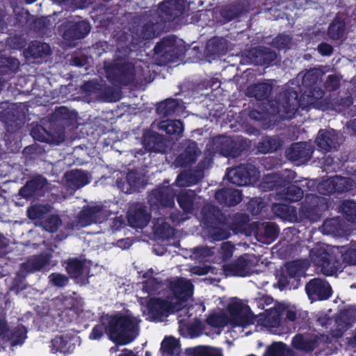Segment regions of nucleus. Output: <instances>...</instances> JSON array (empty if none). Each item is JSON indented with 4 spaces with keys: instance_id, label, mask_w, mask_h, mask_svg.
<instances>
[{
    "instance_id": "1",
    "label": "nucleus",
    "mask_w": 356,
    "mask_h": 356,
    "mask_svg": "<svg viewBox=\"0 0 356 356\" xmlns=\"http://www.w3.org/2000/svg\"><path fill=\"white\" fill-rule=\"evenodd\" d=\"M185 3V0H164L161 2L149 19L133 28L132 41L124 47L120 44L118 47V51L121 53V49H123L124 56H129L143 41L159 36L166 22L174 21L184 13Z\"/></svg>"
},
{
    "instance_id": "2",
    "label": "nucleus",
    "mask_w": 356,
    "mask_h": 356,
    "mask_svg": "<svg viewBox=\"0 0 356 356\" xmlns=\"http://www.w3.org/2000/svg\"><path fill=\"white\" fill-rule=\"evenodd\" d=\"M140 321L131 314H106L102 315L92 328L88 338L100 341L106 335L116 346H126L140 334Z\"/></svg>"
},
{
    "instance_id": "3",
    "label": "nucleus",
    "mask_w": 356,
    "mask_h": 356,
    "mask_svg": "<svg viewBox=\"0 0 356 356\" xmlns=\"http://www.w3.org/2000/svg\"><path fill=\"white\" fill-rule=\"evenodd\" d=\"M300 107L304 108L297 91L289 88L280 92L275 99L269 100L266 106L261 111L250 110L248 116L256 121L265 120L268 115H278L282 120H291Z\"/></svg>"
},
{
    "instance_id": "4",
    "label": "nucleus",
    "mask_w": 356,
    "mask_h": 356,
    "mask_svg": "<svg viewBox=\"0 0 356 356\" xmlns=\"http://www.w3.org/2000/svg\"><path fill=\"white\" fill-rule=\"evenodd\" d=\"M213 149L225 157L237 158L250 148V140L241 136L219 135L213 137Z\"/></svg>"
},
{
    "instance_id": "5",
    "label": "nucleus",
    "mask_w": 356,
    "mask_h": 356,
    "mask_svg": "<svg viewBox=\"0 0 356 356\" xmlns=\"http://www.w3.org/2000/svg\"><path fill=\"white\" fill-rule=\"evenodd\" d=\"M184 56V48L177 44L174 35L163 37L154 48V57L159 66L181 60Z\"/></svg>"
},
{
    "instance_id": "6",
    "label": "nucleus",
    "mask_w": 356,
    "mask_h": 356,
    "mask_svg": "<svg viewBox=\"0 0 356 356\" xmlns=\"http://www.w3.org/2000/svg\"><path fill=\"white\" fill-rule=\"evenodd\" d=\"M104 70L107 79L114 86H128L135 81L136 68L131 62L120 60L105 63Z\"/></svg>"
},
{
    "instance_id": "7",
    "label": "nucleus",
    "mask_w": 356,
    "mask_h": 356,
    "mask_svg": "<svg viewBox=\"0 0 356 356\" xmlns=\"http://www.w3.org/2000/svg\"><path fill=\"white\" fill-rule=\"evenodd\" d=\"M329 204L326 198L316 195H306L304 202L299 209L300 216L312 222L321 220L324 213L328 210Z\"/></svg>"
},
{
    "instance_id": "8",
    "label": "nucleus",
    "mask_w": 356,
    "mask_h": 356,
    "mask_svg": "<svg viewBox=\"0 0 356 356\" xmlns=\"http://www.w3.org/2000/svg\"><path fill=\"white\" fill-rule=\"evenodd\" d=\"M318 192L323 195L334 193H356V181L350 177L335 176L320 183L317 186Z\"/></svg>"
},
{
    "instance_id": "9",
    "label": "nucleus",
    "mask_w": 356,
    "mask_h": 356,
    "mask_svg": "<svg viewBox=\"0 0 356 356\" xmlns=\"http://www.w3.org/2000/svg\"><path fill=\"white\" fill-rule=\"evenodd\" d=\"M305 274L301 264L298 261H293L285 265V269L277 276V286L282 291L284 289H296L300 284V278Z\"/></svg>"
},
{
    "instance_id": "10",
    "label": "nucleus",
    "mask_w": 356,
    "mask_h": 356,
    "mask_svg": "<svg viewBox=\"0 0 356 356\" xmlns=\"http://www.w3.org/2000/svg\"><path fill=\"white\" fill-rule=\"evenodd\" d=\"M310 258L313 264L321 268L322 272L326 275H332L342 268V264L337 257L330 254L323 248L311 250Z\"/></svg>"
},
{
    "instance_id": "11",
    "label": "nucleus",
    "mask_w": 356,
    "mask_h": 356,
    "mask_svg": "<svg viewBox=\"0 0 356 356\" xmlns=\"http://www.w3.org/2000/svg\"><path fill=\"white\" fill-rule=\"evenodd\" d=\"M227 309L230 323L234 327H245L254 323V314L250 307L238 299L229 303Z\"/></svg>"
},
{
    "instance_id": "12",
    "label": "nucleus",
    "mask_w": 356,
    "mask_h": 356,
    "mask_svg": "<svg viewBox=\"0 0 356 356\" xmlns=\"http://www.w3.org/2000/svg\"><path fill=\"white\" fill-rule=\"evenodd\" d=\"M183 307L177 302L163 300L160 298H152L147 302L148 314L154 320H159L170 314L180 311Z\"/></svg>"
},
{
    "instance_id": "13",
    "label": "nucleus",
    "mask_w": 356,
    "mask_h": 356,
    "mask_svg": "<svg viewBox=\"0 0 356 356\" xmlns=\"http://www.w3.org/2000/svg\"><path fill=\"white\" fill-rule=\"evenodd\" d=\"M305 292L312 302L327 300L332 294V287L328 282L319 277H314L306 284Z\"/></svg>"
},
{
    "instance_id": "14",
    "label": "nucleus",
    "mask_w": 356,
    "mask_h": 356,
    "mask_svg": "<svg viewBox=\"0 0 356 356\" xmlns=\"http://www.w3.org/2000/svg\"><path fill=\"white\" fill-rule=\"evenodd\" d=\"M314 148L308 142L293 143L286 151L287 159L296 162L298 165L307 163L312 157Z\"/></svg>"
},
{
    "instance_id": "15",
    "label": "nucleus",
    "mask_w": 356,
    "mask_h": 356,
    "mask_svg": "<svg viewBox=\"0 0 356 356\" xmlns=\"http://www.w3.org/2000/svg\"><path fill=\"white\" fill-rule=\"evenodd\" d=\"M175 193L168 185H159L148 195V202L152 205L172 208L175 206Z\"/></svg>"
},
{
    "instance_id": "16",
    "label": "nucleus",
    "mask_w": 356,
    "mask_h": 356,
    "mask_svg": "<svg viewBox=\"0 0 356 356\" xmlns=\"http://www.w3.org/2000/svg\"><path fill=\"white\" fill-rule=\"evenodd\" d=\"M202 222L205 227L215 225H226L227 218L218 207L211 203L205 204L201 209Z\"/></svg>"
},
{
    "instance_id": "17",
    "label": "nucleus",
    "mask_w": 356,
    "mask_h": 356,
    "mask_svg": "<svg viewBox=\"0 0 356 356\" xmlns=\"http://www.w3.org/2000/svg\"><path fill=\"white\" fill-rule=\"evenodd\" d=\"M77 219L79 225L84 227L92 223L102 222L106 216L102 206H86L79 211Z\"/></svg>"
},
{
    "instance_id": "18",
    "label": "nucleus",
    "mask_w": 356,
    "mask_h": 356,
    "mask_svg": "<svg viewBox=\"0 0 356 356\" xmlns=\"http://www.w3.org/2000/svg\"><path fill=\"white\" fill-rule=\"evenodd\" d=\"M151 217V213L147 212L146 207L138 204L129 210L127 222L132 228L143 229L149 222Z\"/></svg>"
},
{
    "instance_id": "19",
    "label": "nucleus",
    "mask_w": 356,
    "mask_h": 356,
    "mask_svg": "<svg viewBox=\"0 0 356 356\" xmlns=\"http://www.w3.org/2000/svg\"><path fill=\"white\" fill-rule=\"evenodd\" d=\"M90 24L86 21L68 22L63 37L70 41L82 39L90 33Z\"/></svg>"
},
{
    "instance_id": "20",
    "label": "nucleus",
    "mask_w": 356,
    "mask_h": 356,
    "mask_svg": "<svg viewBox=\"0 0 356 356\" xmlns=\"http://www.w3.org/2000/svg\"><path fill=\"white\" fill-rule=\"evenodd\" d=\"M222 268L225 275L229 276L246 277L251 274L250 260L243 255L229 264H224Z\"/></svg>"
},
{
    "instance_id": "21",
    "label": "nucleus",
    "mask_w": 356,
    "mask_h": 356,
    "mask_svg": "<svg viewBox=\"0 0 356 356\" xmlns=\"http://www.w3.org/2000/svg\"><path fill=\"white\" fill-rule=\"evenodd\" d=\"M75 341L76 337L73 334L56 336L51 341V350L54 353L71 354L75 348Z\"/></svg>"
},
{
    "instance_id": "22",
    "label": "nucleus",
    "mask_w": 356,
    "mask_h": 356,
    "mask_svg": "<svg viewBox=\"0 0 356 356\" xmlns=\"http://www.w3.org/2000/svg\"><path fill=\"white\" fill-rule=\"evenodd\" d=\"M142 144L145 149L148 152H163L165 149L163 136L151 130L144 132Z\"/></svg>"
},
{
    "instance_id": "23",
    "label": "nucleus",
    "mask_w": 356,
    "mask_h": 356,
    "mask_svg": "<svg viewBox=\"0 0 356 356\" xmlns=\"http://www.w3.org/2000/svg\"><path fill=\"white\" fill-rule=\"evenodd\" d=\"M170 289L173 293L177 302H185L192 296L193 293V285L190 280L179 279L170 284Z\"/></svg>"
},
{
    "instance_id": "24",
    "label": "nucleus",
    "mask_w": 356,
    "mask_h": 356,
    "mask_svg": "<svg viewBox=\"0 0 356 356\" xmlns=\"http://www.w3.org/2000/svg\"><path fill=\"white\" fill-rule=\"evenodd\" d=\"M315 143L318 149L323 153L335 149L339 145L337 136L330 131L322 129L318 132Z\"/></svg>"
},
{
    "instance_id": "25",
    "label": "nucleus",
    "mask_w": 356,
    "mask_h": 356,
    "mask_svg": "<svg viewBox=\"0 0 356 356\" xmlns=\"http://www.w3.org/2000/svg\"><path fill=\"white\" fill-rule=\"evenodd\" d=\"M214 197L223 207H233L242 201V193L237 189L223 188L216 191Z\"/></svg>"
},
{
    "instance_id": "26",
    "label": "nucleus",
    "mask_w": 356,
    "mask_h": 356,
    "mask_svg": "<svg viewBox=\"0 0 356 356\" xmlns=\"http://www.w3.org/2000/svg\"><path fill=\"white\" fill-rule=\"evenodd\" d=\"M197 145L194 141H189L184 151L175 159V165L178 167L186 168L197 161Z\"/></svg>"
},
{
    "instance_id": "27",
    "label": "nucleus",
    "mask_w": 356,
    "mask_h": 356,
    "mask_svg": "<svg viewBox=\"0 0 356 356\" xmlns=\"http://www.w3.org/2000/svg\"><path fill=\"white\" fill-rule=\"evenodd\" d=\"M51 53L49 44L37 40L31 42L29 47L24 51V55L27 59L44 58Z\"/></svg>"
},
{
    "instance_id": "28",
    "label": "nucleus",
    "mask_w": 356,
    "mask_h": 356,
    "mask_svg": "<svg viewBox=\"0 0 356 356\" xmlns=\"http://www.w3.org/2000/svg\"><path fill=\"white\" fill-rule=\"evenodd\" d=\"M273 86L268 82H258L248 87L246 95L254 97L257 101L268 100Z\"/></svg>"
},
{
    "instance_id": "29",
    "label": "nucleus",
    "mask_w": 356,
    "mask_h": 356,
    "mask_svg": "<svg viewBox=\"0 0 356 356\" xmlns=\"http://www.w3.org/2000/svg\"><path fill=\"white\" fill-rule=\"evenodd\" d=\"M47 184V179L42 176L34 177L27 181L19 191V195L25 198L29 199L35 195L38 191L42 190Z\"/></svg>"
},
{
    "instance_id": "30",
    "label": "nucleus",
    "mask_w": 356,
    "mask_h": 356,
    "mask_svg": "<svg viewBox=\"0 0 356 356\" xmlns=\"http://www.w3.org/2000/svg\"><path fill=\"white\" fill-rule=\"evenodd\" d=\"M303 195V191L300 187L290 184L283 187L281 192H275L274 197L277 200L291 203L301 200Z\"/></svg>"
},
{
    "instance_id": "31",
    "label": "nucleus",
    "mask_w": 356,
    "mask_h": 356,
    "mask_svg": "<svg viewBox=\"0 0 356 356\" xmlns=\"http://www.w3.org/2000/svg\"><path fill=\"white\" fill-rule=\"evenodd\" d=\"M288 184L289 181L280 175L270 173L263 177L260 186L264 191H275L280 192L279 190L282 189Z\"/></svg>"
},
{
    "instance_id": "32",
    "label": "nucleus",
    "mask_w": 356,
    "mask_h": 356,
    "mask_svg": "<svg viewBox=\"0 0 356 356\" xmlns=\"http://www.w3.org/2000/svg\"><path fill=\"white\" fill-rule=\"evenodd\" d=\"M252 57L257 65L268 66L275 60L277 54L270 48L259 47L252 50Z\"/></svg>"
},
{
    "instance_id": "33",
    "label": "nucleus",
    "mask_w": 356,
    "mask_h": 356,
    "mask_svg": "<svg viewBox=\"0 0 356 356\" xmlns=\"http://www.w3.org/2000/svg\"><path fill=\"white\" fill-rule=\"evenodd\" d=\"M322 72L318 69L308 70L303 76L302 84L309 92V96L314 97V91L318 88V85L321 81Z\"/></svg>"
},
{
    "instance_id": "34",
    "label": "nucleus",
    "mask_w": 356,
    "mask_h": 356,
    "mask_svg": "<svg viewBox=\"0 0 356 356\" xmlns=\"http://www.w3.org/2000/svg\"><path fill=\"white\" fill-rule=\"evenodd\" d=\"M227 50V42L222 37H213L208 40L206 45L207 54L209 56L225 55Z\"/></svg>"
},
{
    "instance_id": "35",
    "label": "nucleus",
    "mask_w": 356,
    "mask_h": 356,
    "mask_svg": "<svg viewBox=\"0 0 356 356\" xmlns=\"http://www.w3.org/2000/svg\"><path fill=\"white\" fill-rule=\"evenodd\" d=\"M346 29L345 19L337 15L328 26L327 35L330 39L338 40L344 37Z\"/></svg>"
},
{
    "instance_id": "36",
    "label": "nucleus",
    "mask_w": 356,
    "mask_h": 356,
    "mask_svg": "<svg viewBox=\"0 0 356 356\" xmlns=\"http://www.w3.org/2000/svg\"><path fill=\"white\" fill-rule=\"evenodd\" d=\"M282 146V141L277 136L263 137L258 143L257 148L262 154L274 152Z\"/></svg>"
},
{
    "instance_id": "37",
    "label": "nucleus",
    "mask_w": 356,
    "mask_h": 356,
    "mask_svg": "<svg viewBox=\"0 0 356 356\" xmlns=\"http://www.w3.org/2000/svg\"><path fill=\"white\" fill-rule=\"evenodd\" d=\"M58 309L61 311L60 316L63 317L64 314L67 312L75 313V310L79 305V300L71 295L61 294L56 298Z\"/></svg>"
},
{
    "instance_id": "38",
    "label": "nucleus",
    "mask_w": 356,
    "mask_h": 356,
    "mask_svg": "<svg viewBox=\"0 0 356 356\" xmlns=\"http://www.w3.org/2000/svg\"><path fill=\"white\" fill-rule=\"evenodd\" d=\"M178 99L168 98L160 102L156 107V112L161 118H167L174 115L179 108Z\"/></svg>"
},
{
    "instance_id": "39",
    "label": "nucleus",
    "mask_w": 356,
    "mask_h": 356,
    "mask_svg": "<svg viewBox=\"0 0 356 356\" xmlns=\"http://www.w3.org/2000/svg\"><path fill=\"white\" fill-rule=\"evenodd\" d=\"M160 350L163 356H177L181 352L179 341L173 337H165L161 343Z\"/></svg>"
},
{
    "instance_id": "40",
    "label": "nucleus",
    "mask_w": 356,
    "mask_h": 356,
    "mask_svg": "<svg viewBox=\"0 0 356 356\" xmlns=\"http://www.w3.org/2000/svg\"><path fill=\"white\" fill-rule=\"evenodd\" d=\"M195 199V194L192 191L180 193L177 195V203L186 213H191L193 212Z\"/></svg>"
},
{
    "instance_id": "41",
    "label": "nucleus",
    "mask_w": 356,
    "mask_h": 356,
    "mask_svg": "<svg viewBox=\"0 0 356 356\" xmlns=\"http://www.w3.org/2000/svg\"><path fill=\"white\" fill-rule=\"evenodd\" d=\"M263 356H293V352L284 342H273L266 348Z\"/></svg>"
},
{
    "instance_id": "42",
    "label": "nucleus",
    "mask_w": 356,
    "mask_h": 356,
    "mask_svg": "<svg viewBox=\"0 0 356 356\" xmlns=\"http://www.w3.org/2000/svg\"><path fill=\"white\" fill-rule=\"evenodd\" d=\"M65 270L73 278H78L83 273L85 260L76 257L70 258L65 261Z\"/></svg>"
},
{
    "instance_id": "43",
    "label": "nucleus",
    "mask_w": 356,
    "mask_h": 356,
    "mask_svg": "<svg viewBox=\"0 0 356 356\" xmlns=\"http://www.w3.org/2000/svg\"><path fill=\"white\" fill-rule=\"evenodd\" d=\"M291 344L296 350L313 351L316 347L317 340L307 339L302 334H297L293 337Z\"/></svg>"
},
{
    "instance_id": "44",
    "label": "nucleus",
    "mask_w": 356,
    "mask_h": 356,
    "mask_svg": "<svg viewBox=\"0 0 356 356\" xmlns=\"http://www.w3.org/2000/svg\"><path fill=\"white\" fill-rule=\"evenodd\" d=\"M26 329L24 326H17L13 330L8 328L3 337H7L8 341H10L12 346L22 344L26 338Z\"/></svg>"
},
{
    "instance_id": "45",
    "label": "nucleus",
    "mask_w": 356,
    "mask_h": 356,
    "mask_svg": "<svg viewBox=\"0 0 356 356\" xmlns=\"http://www.w3.org/2000/svg\"><path fill=\"white\" fill-rule=\"evenodd\" d=\"M19 62L17 58L0 56V74H10L19 69Z\"/></svg>"
},
{
    "instance_id": "46",
    "label": "nucleus",
    "mask_w": 356,
    "mask_h": 356,
    "mask_svg": "<svg viewBox=\"0 0 356 356\" xmlns=\"http://www.w3.org/2000/svg\"><path fill=\"white\" fill-rule=\"evenodd\" d=\"M42 229L49 233H56L62 224V220L57 214H50L40 221Z\"/></svg>"
},
{
    "instance_id": "47",
    "label": "nucleus",
    "mask_w": 356,
    "mask_h": 356,
    "mask_svg": "<svg viewBox=\"0 0 356 356\" xmlns=\"http://www.w3.org/2000/svg\"><path fill=\"white\" fill-rule=\"evenodd\" d=\"M225 175L227 180L233 184L238 186L248 185L240 165L228 170Z\"/></svg>"
},
{
    "instance_id": "48",
    "label": "nucleus",
    "mask_w": 356,
    "mask_h": 356,
    "mask_svg": "<svg viewBox=\"0 0 356 356\" xmlns=\"http://www.w3.org/2000/svg\"><path fill=\"white\" fill-rule=\"evenodd\" d=\"M31 136L34 140L46 143H51L54 139V136L40 124L32 127Z\"/></svg>"
},
{
    "instance_id": "49",
    "label": "nucleus",
    "mask_w": 356,
    "mask_h": 356,
    "mask_svg": "<svg viewBox=\"0 0 356 356\" xmlns=\"http://www.w3.org/2000/svg\"><path fill=\"white\" fill-rule=\"evenodd\" d=\"M340 210L344 218L350 222H356V202L350 200H343Z\"/></svg>"
},
{
    "instance_id": "50",
    "label": "nucleus",
    "mask_w": 356,
    "mask_h": 356,
    "mask_svg": "<svg viewBox=\"0 0 356 356\" xmlns=\"http://www.w3.org/2000/svg\"><path fill=\"white\" fill-rule=\"evenodd\" d=\"M356 308L354 306H348L340 311L337 318L339 325H350L355 321Z\"/></svg>"
},
{
    "instance_id": "51",
    "label": "nucleus",
    "mask_w": 356,
    "mask_h": 356,
    "mask_svg": "<svg viewBox=\"0 0 356 356\" xmlns=\"http://www.w3.org/2000/svg\"><path fill=\"white\" fill-rule=\"evenodd\" d=\"M207 229L209 237L214 241L225 240L230 236L229 229L225 225H215Z\"/></svg>"
},
{
    "instance_id": "52",
    "label": "nucleus",
    "mask_w": 356,
    "mask_h": 356,
    "mask_svg": "<svg viewBox=\"0 0 356 356\" xmlns=\"http://www.w3.org/2000/svg\"><path fill=\"white\" fill-rule=\"evenodd\" d=\"M241 8L239 4H228L220 10V15L226 21L229 22L238 17L241 13Z\"/></svg>"
},
{
    "instance_id": "53",
    "label": "nucleus",
    "mask_w": 356,
    "mask_h": 356,
    "mask_svg": "<svg viewBox=\"0 0 356 356\" xmlns=\"http://www.w3.org/2000/svg\"><path fill=\"white\" fill-rule=\"evenodd\" d=\"M49 209L47 206L42 204H33L27 209V216L31 220H42L44 215L47 214Z\"/></svg>"
},
{
    "instance_id": "54",
    "label": "nucleus",
    "mask_w": 356,
    "mask_h": 356,
    "mask_svg": "<svg viewBox=\"0 0 356 356\" xmlns=\"http://www.w3.org/2000/svg\"><path fill=\"white\" fill-rule=\"evenodd\" d=\"M197 182V177L194 173L189 171L180 172L175 180L177 186L180 187L189 186Z\"/></svg>"
},
{
    "instance_id": "55",
    "label": "nucleus",
    "mask_w": 356,
    "mask_h": 356,
    "mask_svg": "<svg viewBox=\"0 0 356 356\" xmlns=\"http://www.w3.org/2000/svg\"><path fill=\"white\" fill-rule=\"evenodd\" d=\"M193 356H223L220 348L200 346L193 348Z\"/></svg>"
},
{
    "instance_id": "56",
    "label": "nucleus",
    "mask_w": 356,
    "mask_h": 356,
    "mask_svg": "<svg viewBox=\"0 0 356 356\" xmlns=\"http://www.w3.org/2000/svg\"><path fill=\"white\" fill-rule=\"evenodd\" d=\"M29 259L31 261L32 267L37 272L49 264L51 255L47 253H41L38 255H33Z\"/></svg>"
},
{
    "instance_id": "57",
    "label": "nucleus",
    "mask_w": 356,
    "mask_h": 356,
    "mask_svg": "<svg viewBox=\"0 0 356 356\" xmlns=\"http://www.w3.org/2000/svg\"><path fill=\"white\" fill-rule=\"evenodd\" d=\"M243 174L248 185L255 183L259 178V171L255 166L250 163H245L240 165Z\"/></svg>"
},
{
    "instance_id": "58",
    "label": "nucleus",
    "mask_w": 356,
    "mask_h": 356,
    "mask_svg": "<svg viewBox=\"0 0 356 356\" xmlns=\"http://www.w3.org/2000/svg\"><path fill=\"white\" fill-rule=\"evenodd\" d=\"M165 133L169 135H179L184 131V125L180 120H169L162 125Z\"/></svg>"
},
{
    "instance_id": "59",
    "label": "nucleus",
    "mask_w": 356,
    "mask_h": 356,
    "mask_svg": "<svg viewBox=\"0 0 356 356\" xmlns=\"http://www.w3.org/2000/svg\"><path fill=\"white\" fill-rule=\"evenodd\" d=\"M49 279L53 286L59 288L65 286L69 282V277L67 275L58 273H51Z\"/></svg>"
},
{
    "instance_id": "60",
    "label": "nucleus",
    "mask_w": 356,
    "mask_h": 356,
    "mask_svg": "<svg viewBox=\"0 0 356 356\" xmlns=\"http://www.w3.org/2000/svg\"><path fill=\"white\" fill-rule=\"evenodd\" d=\"M174 229L167 222L159 225L155 229V234L162 238H170L174 235Z\"/></svg>"
},
{
    "instance_id": "61",
    "label": "nucleus",
    "mask_w": 356,
    "mask_h": 356,
    "mask_svg": "<svg viewBox=\"0 0 356 356\" xmlns=\"http://www.w3.org/2000/svg\"><path fill=\"white\" fill-rule=\"evenodd\" d=\"M278 229L276 225L273 223H268L266 225L263 230H261L262 237L265 239L273 241L278 236Z\"/></svg>"
},
{
    "instance_id": "62",
    "label": "nucleus",
    "mask_w": 356,
    "mask_h": 356,
    "mask_svg": "<svg viewBox=\"0 0 356 356\" xmlns=\"http://www.w3.org/2000/svg\"><path fill=\"white\" fill-rule=\"evenodd\" d=\"M161 283V281L159 280V278L154 277H149L148 280H145L143 282V289L149 293H154L159 289Z\"/></svg>"
},
{
    "instance_id": "63",
    "label": "nucleus",
    "mask_w": 356,
    "mask_h": 356,
    "mask_svg": "<svg viewBox=\"0 0 356 356\" xmlns=\"http://www.w3.org/2000/svg\"><path fill=\"white\" fill-rule=\"evenodd\" d=\"M345 266L356 265V248H348L341 255Z\"/></svg>"
},
{
    "instance_id": "64",
    "label": "nucleus",
    "mask_w": 356,
    "mask_h": 356,
    "mask_svg": "<svg viewBox=\"0 0 356 356\" xmlns=\"http://www.w3.org/2000/svg\"><path fill=\"white\" fill-rule=\"evenodd\" d=\"M273 45L281 50L289 47L291 43V38L287 35H279L273 40Z\"/></svg>"
}]
</instances>
